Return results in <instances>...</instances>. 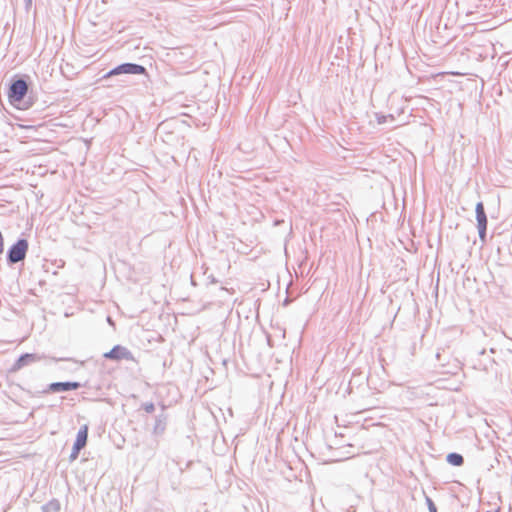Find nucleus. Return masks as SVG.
Segmentation results:
<instances>
[{"mask_svg":"<svg viewBox=\"0 0 512 512\" xmlns=\"http://www.w3.org/2000/svg\"><path fill=\"white\" fill-rule=\"evenodd\" d=\"M29 86L27 81L20 76H14L10 82L8 89V100L14 107L28 109L32 106V102L25 101Z\"/></svg>","mask_w":512,"mask_h":512,"instance_id":"nucleus-1","label":"nucleus"},{"mask_svg":"<svg viewBox=\"0 0 512 512\" xmlns=\"http://www.w3.org/2000/svg\"><path fill=\"white\" fill-rule=\"evenodd\" d=\"M28 247L29 244L26 239H18L7 251L8 264L13 265L24 260L28 251Z\"/></svg>","mask_w":512,"mask_h":512,"instance_id":"nucleus-2","label":"nucleus"},{"mask_svg":"<svg viewBox=\"0 0 512 512\" xmlns=\"http://www.w3.org/2000/svg\"><path fill=\"white\" fill-rule=\"evenodd\" d=\"M122 74H133V75H145L147 76V70L144 66L136 63H122L113 69H111L109 72H107L103 78L107 79L112 76L116 75H122Z\"/></svg>","mask_w":512,"mask_h":512,"instance_id":"nucleus-3","label":"nucleus"},{"mask_svg":"<svg viewBox=\"0 0 512 512\" xmlns=\"http://www.w3.org/2000/svg\"><path fill=\"white\" fill-rule=\"evenodd\" d=\"M43 359H46V356L44 354L24 353L20 355V357L14 362L10 369V372H17L23 369L24 367L39 362Z\"/></svg>","mask_w":512,"mask_h":512,"instance_id":"nucleus-4","label":"nucleus"},{"mask_svg":"<svg viewBox=\"0 0 512 512\" xmlns=\"http://www.w3.org/2000/svg\"><path fill=\"white\" fill-rule=\"evenodd\" d=\"M106 359L120 361V360H134V357L130 350L121 345H115L110 351L103 355Z\"/></svg>","mask_w":512,"mask_h":512,"instance_id":"nucleus-5","label":"nucleus"},{"mask_svg":"<svg viewBox=\"0 0 512 512\" xmlns=\"http://www.w3.org/2000/svg\"><path fill=\"white\" fill-rule=\"evenodd\" d=\"M81 387V384L76 381H65V382H53L48 385L47 389L44 390V393H60L66 391L77 390Z\"/></svg>","mask_w":512,"mask_h":512,"instance_id":"nucleus-6","label":"nucleus"},{"mask_svg":"<svg viewBox=\"0 0 512 512\" xmlns=\"http://www.w3.org/2000/svg\"><path fill=\"white\" fill-rule=\"evenodd\" d=\"M475 213H476V221H477V228L478 227H487L488 219L485 212V207L483 202H478L475 207Z\"/></svg>","mask_w":512,"mask_h":512,"instance_id":"nucleus-7","label":"nucleus"},{"mask_svg":"<svg viewBox=\"0 0 512 512\" xmlns=\"http://www.w3.org/2000/svg\"><path fill=\"white\" fill-rule=\"evenodd\" d=\"M87 439H88V426L83 425L80 427L74 443L77 444V446H82L84 448L87 444Z\"/></svg>","mask_w":512,"mask_h":512,"instance_id":"nucleus-8","label":"nucleus"},{"mask_svg":"<svg viewBox=\"0 0 512 512\" xmlns=\"http://www.w3.org/2000/svg\"><path fill=\"white\" fill-rule=\"evenodd\" d=\"M166 416L164 414L156 417L153 433L155 435H161L166 429Z\"/></svg>","mask_w":512,"mask_h":512,"instance_id":"nucleus-9","label":"nucleus"},{"mask_svg":"<svg viewBox=\"0 0 512 512\" xmlns=\"http://www.w3.org/2000/svg\"><path fill=\"white\" fill-rule=\"evenodd\" d=\"M42 512H60L61 510V504L59 500L52 499L46 504L41 506Z\"/></svg>","mask_w":512,"mask_h":512,"instance_id":"nucleus-10","label":"nucleus"},{"mask_svg":"<svg viewBox=\"0 0 512 512\" xmlns=\"http://www.w3.org/2000/svg\"><path fill=\"white\" fill-rule=\"evenodd\" d=\"M446 460L452 466H461L464 463L463 456L456 452L449 453Z\"/></svg>","mask_w":512,"mask_h":512,"instance_id":"nucleus-11","label":"nucleus"},{"mask_svg":"<svg viewBox=\"0 0 512 512\" xmlns=\"http://www.w3.org/2000/svg\"><path fill=\"white\" fill-rule=\"evenodd\" d=\"M82 449H83L82 446H77V444L74 443L72 452L70 454V460L73 461V460L77 459V457Z\"/></svg>","mask_w":512,"mask_h":512,"instance_id":"nucleus-12","label":"nucleus"},{"mask_svg":"<svg viewBox=\"0 0 512 512\" xmlns=\"http://www.w3.org/2000/svg\"><path fill=\"white\" fill-rule=\"evenodd\" d=\"M426 504H427V507H428L429 512H438V511H437V507H436L435 503H434V502H433V500H432L430 497H428V496H426Z\"/></svg>","mask_w":512,"mask_h":512,"instance_id":"nucleus-13","label":"nucleus"},{"mask_svg":"<svg viewBox=\"0 0 512 512\" xmlns=\"http://www.w3.org/2000/svg\"><path fill=\"white\" fill-rule=\"evenodd\" d=\"M478 234H479V238L480 240L485 243L486 242V235H487V227H478Z\"/></svg>","mask_w":512,"mask_h":512,"instance_id":"nucleus-14","label":"nucleus"},{"mask_svg":"<svg viewBox=\"0 0 512 512\" xmlns=\"http://www.w3.org/2000/svg\"><path fill=\"white\" fill-rule=\"evenodd\" d=\"M142 407L147 413H152L155 410V406L152 402L144 403Z\"/></svg>","mask_w":512,"mask_h":512,"instance_id":"nucleus-15","label":"nucleus"},{"mask_svg":"<svg viewBox=\"0 0 512 512\" xmlns=\"http://www.w3.org/2000/svg\"><path fill=\"white\" fill-rule=\"evenodd\" d=\"M53 361L55 362H58V361H71L72 359L71 358H52Z\"/></svg>","mask_w":512,"mask_h":512,"instance_id":"nucleus-16","label":"nucleus"},{"mask_svg":"<svg viewBox=\"0 0 512 512\" xmlns=\"http://www.w3.org/2000/svg\"><path fill=\"white\" fill-rule=\"evenodd\" d=\"M385 120H386V116H381V117L378 118V123H380V124L384 123Z\"/></svg>","mask_w":512,"mask_h":512,"instance_id":"nucleus-17","label":"nucleus"},{"mask_svg":"<svg viewBox=\"0 0 512 512\" xmlns=\"http://www.w3.org/2000/svg\"><path fill=\"white\" fill-rule=\"evenodd\" d=\"M24 1H25L26 8H29L32 4V0H24Z\"/></svg>","mask_w":512,"mask_h":512,"instance_id":"nucleus-18","label":"nucleus"},{"mask_svg":"<svg viewBox=\"0 0 512 512\" xmlns=\"http://www.w3.org/2000/svg\"><path fill=\"white\" fill-rule=\"evenodd\" d=\"M441 356H442V355H441V353H440V352H437V353H436V359H437L439 362H441V361H442V357H441Z\"/></svg>","mask_w":512,"mask_h":512,"instance_id":"nucleus-19","label":"nucleus"}]
</instances>
